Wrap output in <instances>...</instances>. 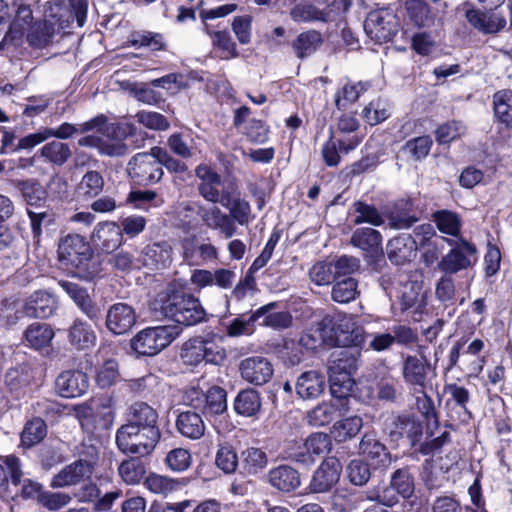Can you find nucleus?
Listing matches in <instances>:
<instances>
[{
	"label": "nucleus",
	"instance_id": "obj_35",
	"mask_svg": "<svg viewBox=\"0 0 512 512\" xmlns=\"http://www.w3.org/2000/svg\"><path fill=\"white\" fill-rule=\"evenodd\" d=\"M177 431L191 440L200 439L206 430L205 423L200 414L192 411L181 412L176 420Z\"/></svg>",
	"mask_w": 512,
	"mask_h": 512
},
{
	"label": "nucleus",
	"instance_id": "obj_11",
	"mask_svg": "<svg viewBox=\"0 0 512 512\" xmlns=\"http://www.w3.org/2000/svg\"><path fill=\"white\" fill-rule=\"evenodd\" d=\"M180 247L183 261L189 266H202L219 258L218 249L211 243L200 242L195 234L183 237Z\"/></svg>",
	"mask_w": 512,
	"mask_h": 512
},
{
	"label": "nucleus",
	"instance_id": "obj_1",
	"mask_svg": "<svg viewBox=\"0 0 512 512\" xmlns=\"http://www.w3.org/2000/svg\"><path fill=\"white\" fill-rule=\"evenodd\" d=\"M154 309L164 317L186 326L195 325L205 317V311L197 298L179 292L158 294Z\"/></svg>",
	"mask_w": 512,
	"mask_h": 512
},
{
	"label": "nucleus",
	"instance_id": "obj_8",
	"mask_svg": "<svg viewBox=\"0 0 512 512\" xmlns=\"http://www.w3.org/2000/svg\"><path fill=\"white\" fill-rule=\"evenodd\" d=\"M398 26L397 16L389 8L371 11L364 22L366 34L377 43L390 41L397 33Z\"/></svg>",
	"mask_w": 512,
	"mask_h": 512
},
{
	"label": "nucleus",
	"instance_id": "obj_50",
	"mask_svg": "<svg viewBox=\"0 0 512 512\" xmlns=\"http://www.w3.org/2000/svg\"><path fill=\"white\" fill-rule=\"evenodd\" d=\"M368 85L363 82L345 84L335 94V105L338 110H345L355 103L360 95L365 92Z\"/></svg>",
	"mask_w": 512,
	"mask_h": 512
},
{
	"label": "nucleus",
	"instance_id": "obj_4",
	"mask_svg": "<svg viewBox=\"0 0 512 512\" xmlns=\"http://www.w3.org/2000/svg\"><path fill=\"white\" fill-rule=\"evenodd\" d=\"M172 326H156L142 329L130 340L131 350L137 356H155L166 348L177 336Z\"/></svg>",
	"mask_w": 512,
	"mask_h": 512
},
{
	"label": "nucleus",
	"instance_id": "obj_62",
	"mask_svg": "<svg viewBox=\"0 0 512 512\" xmlns=\"http://www.w3.org/2000/svg\"><path fill=\"white\" fill-rule=\"evenodd\" d=\"M400 495L397 493L393 485L375 488L366 491L365 499L376 501L380 506L392 507L398 503Z\"/></svg>",
	"mask_w": 512,
	"mask_h": 512
},
{
	"label": "nucleus",
	"instance_id": "obj_12",
	"mask_svg": "<svg viewBox=\"0 0 512 512\" xmlns=\"http://www.w3.org/2000/svg\"><path fill=\"white\" fill-rule=\"evenodd\" d=\"M240 377L247 383L262 386L270 382L274 375L271 361L260 355L250 356L240 361L238 365Z\"/></svg>",
	"mask_w": 512,
	"mask_h": 512
},
{
	"label": "nucleus",
	"instance_id": "obj_51",
	"mask_svg": "<svg viewBox=\"0 0 512 512\" xmlns=\"http://www.w3.org/2000/svg\"><path fill=\"white\" fill-rule=\"evenodd\" d=\"M358 282L352 277L336 280L331 291V298L338 303H349L359 295Z\"/></svg>",
	"mask_w": 512,
	"mask_h": 512
},
{
	"label": "nucleus",
	"instance_id": "obj_39",
	"mask_svg": "<svg viewBox=\"0 0 512 512\" xmlns=\"http://www.w3.org/2000/svg\"><path fill=\"white\" fill-rule=\"evenodd\" d=\"M275 303H269L257 309L248 318L237 317L227 326V334L231 337L249 335L253 332V324L259 320Z\"/></svg>",
	"mask_w": 512,
	"mask_h": 512
},
{
	"label": "nucleus",
	"instance_id": "obj_36",
	"mask_svg": "<svg viewBox=\"0 0 512 512\" xmlns=\"http://www.w3.org/2000/svg\"><path fill=\"white\" fill-rule=\"evenodd\" d=\"M260 393L252 388L241 390L234 400V410L244 417H256L261 410Z\"/></svg>",
	"mask_w": 512,
	"mask_h": 512
},
{
	"label": "nucleus",
	"instance_id": "obj_37",
	"mask_svg": "<svg viewBox=\"0 0 512 512\" xmlns=\"http://www.w3.org/2000/svg\"><path fill=\"white\" fill-rule=\"evenodd\" d=\"M69 342L78 350L88 349L96 343L97 336L91 326L81 320L76 319L69 328Z\"/></svg>",
	"mask_w": 512,
	"mask_h": 512
},
{
	"label": "nucleus",
	"instance_id": "obj_24",
	"mask_svg": "<svg viewBox=\"0 0 512 512\" xmlns=\"http://www.w3.org/2000/svg\"><path fill=\"white\" fill-rule=\"evenodd\" d=\"M416 250L417 240L407 234L394 237L386 246L389 260L396 265L411 261L416 256Z\"/></svg>",
	"mask_w": 512,
	"mask_h": 512
},
{
	"label": "nucleus",
	"instance_id": "obj_13",
	"mask_svg": "<svg viewBox=\"0 0 512 512\" xmlns=\"http://www.w3.org/2000/svg\"><path fill=\"white\" fill-rule=\"evenodd\" d=\"M198 216L206 228L217 231L225 239H230L237 233V226L232 224L233 219L217 204L198 206Z\"/></svg>",
	"mask_w": 512,
	"mask_h": 512
},
{
	"label": "nucleus",
	"instance_id": "obj_41",
	"mask_svg": "<svg viewBox=\"0 0 512 512\" xmlns=\"http://www.w3.org/2000/svg\"><path fill=\"white\" fill-rule=\"evenodd\" d=\"M10 475L11 482L13 485H18L22 477V469L20 461L13 455L6 456L4 459V465L0 464V498L7 496L9 488Z\"/></svg>",
	"mask_w": 512,
	"mask_h": 512
},
{
	"label": "nucleus",
	"instance_id": "obj_55",
	"mask_svg": "<svg viewBox=\"0 0 512 512\" xmlns=\"http://www.w3.org/2000/svg\"><path fill=\"white\" fill-rule=\"evenodd\" d=\"M47 427L41 418H33L24 426L21 434V443L25 447H32L44 439Z\"/></svg>",
	"mask_w": 512,
	"mask_h": 512
},
{
	"label": "nucleus",
	"instance_id": "obj_53",
	"mask_svg": "<svg viewBox=\"0 0 512 512\" xmlns=\"http://www.w3.org/2000/svg\"><path fill=\"white\" fill-rule=\"evenodd\" d=\"M202 410L207 415H220L227 410L226 391L218 386L210 388L205 394Z\"/></svg>",
	"mask_w": 512,
	"mask_h": 512
},
{
	"label": "nucleus",
	"instance_id": "obj_61",
	"mask_svg": "<svg viewBox=\"0 0 512 512\" xmlns=\"http://www.w3.org/2000/svg\"><path fill=\"white\" fill-rule=\"evenodd\" d=\"M405 9L410 20L418 27L427 25L430 20L429 7L423 0H407Z\"/></svg>",
	"mask_w": 512,
	"mask_h": 512
},
{
	"label": "nucleus",
	"instance_id": "obj_18",
	"mask_svg": "<svg viewBox=\"0 0 512 512\" xmlns=\"http://www.w3.org/2000/svg\"><path fill=\"white\" fill-rule=\"evenodd\" d=\"M58 284L73 300L83 314H85L91 321H98L101 309L92 300L85 288L68 280H60Z\"/></svg>",
	"mask_w": 512,
	"mask_h": 512
},
{
	"label": "nucleus",
	"instance_id": "obj_28",
	"mask_svg": "<svg viewBox=\"0 0 512 512\" xmlns=\"http://www.w3.org/2000/svg\"><path fill=\"white\" fill-rule=\"evenodd\" d=\"M269 484L281 492H291L300 484V474L289 465H279L272 468L267 474Z\"/></svg>",
	"mask_w": 512,
	"mask_h": 512
},
{
	"label": "nucleus",
	"instance_id": "obj_57",
	"mask_svg": "<svg viewBox=\"0 0 512 512\" xmlns=\"http://www.w3.org/2000/svg\"><path fill=\"white\" fill-rule=\"evenodd\" d=\"M396 428L399 436L406 437L411 445H415L422 436V424L411 417L408 416H401L398 417L396 420Z\"/></svg>",
	"mask_w": 512,
	"mask_h": 512
},
{
	"label": "nucleus",
	"instance_id": "obj_30",
	"mask_svg": "<svg viewBox=\"0 0 512 512\" xmlns=\"http://www.w3.org/2000/svg\"><path fill=\"white\" fill-rule=\"evenodd\" d=\"M144 266L158 270L166 268L172 261V247L168 242L147 245L142 251Z\"/></svg>",
	"mask_w": 512,
	"mask_h": 512
},
{
	"label": "nucleus",
	"instance_id": "obj_52",
	"mask_svg": "<svg viewBox=\"0 0 512 512\" xmlns=\"http://www.w3.org/2000/svg\"><path fill=\"white\" fill-rule=\"evenodd\" d=\"M40 155L48 162L62 166L71 157V150L68 144L54 140L40 149Z\"/></svg>",
	"mask_w": 512,
	"mask_h": 512
},
{
	"label": "nucleus",
	"instance_id": "obj_9",
	"mask_svg": "<svg viewBox=\"0 0 512 512\" xmlns=\"http://www.w3.org/2000/svg\"><path fill=\"white\" fill-rule=\"evenodd\" d=\"M128 173L131 179L140 185L158 182L163 176V169L153 148L149 153H138L129 161Z\"/></svg>",
	"mask_w": 512,
	"mask_h": 512
},
{
	"label": "nucleus",
	"instance_id": "obj_45",
	"mask_svg": "<svg viewBox=\"0 0 512 512\" xmlns=\"http://www.w3.org/2000/svg\"><path fill=\"white\" fill-rule=\"evenodd\" d=\"M33 19L32 10L29 5L21 4L16 11L15 19L13 20L8 33L4 37V41H14L20 39L24 31L31 27Z\"/></svg>",
	"mask_w": 512,
	"mask_h": 512
},
{
	"label": "nucleus",
	"instance_id": "obj_16",
	"mask_svg": "<svg viewBox=\"0 0 512 512\" xmlns=\"http://www.w3.org/2000/svg\"><path fill=\"white\" fill-rule=\"evenodd\" d=\"M57 308L56 298L47 291H35L27 300L22 304L21 310L17 313L20 318L27 316L30 318H47L51 316Z\"/></svg>",
	"mask_w": 512,
	"mask_h": 512
},
{
	"label": "nucleus",
	"instance_id": "obj_32",
	"mask_svg": "<svg viewBox=\"0 0 512 512\" xmlns=\"http://www.w3.org/2000/svg\"><path fill=\"white\" fill-rule=\"evenodd\" d=\"M119 496L120 493L118 491H113L100 497V490L95 484H87L75 493V497L79 502H94L95 512L108 511Z\"/></svg>",
	"mask_w": 512,
	"mask_h": 512
},
{
	"label": "nucleus",
	"instance_id": "obj_56",
	"mask_svg": "<svg viewBox=\"0 0 512 512\" xmlns=\"http://www.w3.org/2000/svg\"><path fill=\"white\" fill-rule=\"evenodd\" d=\"M104 188V179L97 171H88L77 185V193L86 198L98 196Z\"/></svg>",
	"mask_w": 512,
	"mask_h": 512
},
{
	"label": "nucleus",
	"instance_id": "obj_63",
	"mask_svg": "<svg viewBox=\"0 0 512 512\" xmlns=\"http://www.w3.org/2000/svg\"><path fill=\"white\" fill-rule=\"evenodd\" d=\"M120 378L118 363L107 360L97 371L96 382L101 388H107L115 384Z\"/></svg>",
	"mask_w": 512,
	"mask_h": 512
},
{
	"label": "nucleus",
	"instance_id": "obj_59",
	"mask_svg": "<svg viewBox=\"0 0 512 512\" xmlns=\"http://www.w3.org/2000/svg\"><path fill=\"white\" fill-rule=\"evenodd\" d=\"M118 470L123 481L131 485L139 483L146 472L143 462L138 458L123 461Z\"/></svg>",
	"mask_w": 512,
	"mask_h": 512
},
{
	"label": "nucleus",
	"instance_id": "obj_34",
	"mask_svg": "<svg viewBox=\"0 0 512 512\" xmlns=\"http://www.w3.org/2000/svg\"><path fill=\"white\" fill-rule=\"evenodd\" d=\"M330 316L311 326L300 338V343L309 350H315L323 345L332 346Z\"/></svg>",
	"mask_w": 512,
	"mask_h": 512
},
{
	"label": "nucleus",
	"instance_id": "obj_17",
	"mask_svg": "<svg viewBox=\"0 0 512 512\" xmlns=\"http://www.w3.org/2000/svg\"><path fill=\"white\" fill-rule=\"evenodd\" d=\"M92 474V466L87 461H76L62 468L52 479L50 486L54 489L65 488L79 484Z\"/></svg>",
	"mask_w": 512,
	"mask_h": 512
},
{
	"label": "nucleus",
	"instance_id": "obj_7",
	"mask_svg": "<svg viewBox=\"0 0 512 512\" xmlns=\"http://www.w3.org/2000/svg\"><path fill=\"white\" fill-rule=\"evenodd\" d=\"M332 346H359L364 341V330L358 325L356 317L347 314H337L330 317Z\"/></svg>",
	"mask_w": 512,
	"mask_h": 512
},
{
	"label": "nucleus",
	"instance_id": "obj_14",
	"mask_svg": "<svg viewBox=\"0 0 512 512\" xmlns=\"http://www.w3.org/2000/svg\"><path fill=\"white\" fill-rule=\"evenodd\" d=\"M342 472V465L335 457H328L322 461L314 471L309 490L311 493L329 492L338 482Z\"/></svg>",
	"mask_w": 512,
	"mask_h": 512
},
{
	"label": "nucleus",
	"instance_id": "obj_58",
	"mask_svg": "<svg viewBox=\"0 0 512 512\" xmlns=\"http://www.w3.org/2000/svg\"><path fill=\"white\" fill-rule=\"evenodd\" d=\"M433 218L440 232L455 237L458 236L461 228V221L456 213L448 210H441L434 213Z\"/></svg>",
	"mask_w": 512,
	"mask_h": 512
},
{
	"label": "nucleus",
	"instance_id": "obj_40",
	"mask_svg": "<svg viewBox=\"0 0 512 512\" xmlns=\"http://www.w3.org/2000/svg\"><path fill=\"white\" fill-rule=\"evenodd\" d=\"M54 337L52 328L46 323L34 322L30 324L25 332L24 338L27 345L34 349L47 347Z\"/></svg>",
	"mask_w": 512,
	"mask_h": 512
},
{
	"label": "nucleus",
	"instance_id": "obj_10",
	"mask_svg": "<svg viewBox=\"0 0 512 512\" xmlns=\"http://www.w3.org/2000/svg\"><path fill=\"white\" fill-rule=\"evenodd\" d=\"M431 370L430 361L425 356L408 355L403 360L402 377L414 392H423L432 385Z\"/></svg>",
	"mask_w": 512,
	"mask_h": 512
},
{
	"label": "nucleus",
	"instance_id": "obj_15",
	"mask_svg": "<svg viewBox=\"0 0 512 512\" xmlns=\"http://www.w3.org/2000/svg\"><path fill=\"white\" fill-rule=\"evenodd\" d=\"M137 319L138 315L131 305L118 302L108 308L105 326L112 334L123 335L133 328Z\"/></svg>",
	"mask_w": 512,
	"mask_h": 512
},
{
	"label": "nucleus",
	"instance_id": "obj_2",
	"mask_svg": "<svg viewBox=\"0 0 512 512\" xmlns=\"http://www.w3.org/2000/svg\"><path fill=\"white\" fill-rule=\"evenodd\" d=\"M356 354L357 351L341 350L329 366L330 392L339 403H344L353 392L355 381L352 374L358 362Z\"/></svg>",
	"mask_w": 512,
	"mask_h": 512
},
{
	"label": "nucleus",
	"instance_id": "obj_26",
	"mask_svg": "<svg viewBox=\"0 0 512 512\" xmlns=\"http://www.w3.org/2000/svg\"><path fill=\"white\" fill-rule=\"evenodd\" d=\"M466 19L475 29L486 34L497 33L506 25L505 18L492 10L482 12L469 9L466 11Z\"/></svg>",
	"mask_w": 512,
	"mask_h": 512
},
{
	"label": "nucleus",
	"instance_id": "obj_54",
	"mask_svg": "<svg viewBox=\"0 0 512 512\" xmlns=\"http://www.w3.org/2000/svg\"><path fill=\"white\" fill-rule=\"evenodd\" d=\"M56 31L52 24L35 23L28 31L27 41L34 48H44L51 42Z\"/></svg>",
	"mask_w": 512,
	"mask_h": 512
},
{
	"label": "nucleus",
	"instance_id": "obj_48",
	"mask_svg": "<svg viewBox=\"0 0 512 512\" xmlns=\"http://www.w3.org/2000/svg\"><path fill=\"white\" fill-rule=\"evenodd\" d=\"M241 465L248 474H257L268 465L265 451L258 447H248L241 453Z\"/></svg>",
	"mask_w": 512,
	"mask_h": 512
},
{
	"label": "nucleus",
	"instance_id": "obj_46",
	"mask_svg": "<svg viewBox=\"0 0 512 512\" xmlns=\"http://www.w3.org/2000/svg\"><path fill=\"white\" fill-rule=\"evenodd\" d=\"M290 17L294 22H328L331 21V13L318 9L312 4H297L290 11Z\"/></svg>",
	"mask_w": 512,
	"mask_h": 512
},
{
	"label": "nucleus",
	"instance_id": "obj_3",
	"mask_svg": "<svg viewBox=\"0 0 512 512\" xmlns=\"http://www.w3.org/2000/svg\"><path fill=\"white\" fill-rule=\"evenodd\" d=\"M159 439V429L124 424L116 432L117 446L125 454L148 455L154 450Z\"/></svg>",
	"mask_w": 512,
	"mask_h": 512
},
{
	"label": "nucleus",
	"instance_id": "obj_22",
	"mask_svg": "<svg viewBox=\"0 0 512 512\" xmlns=\"http://www.w3.org/2000/svg\"><path fill=\"white\" fill-rule=\"evenodd\" d=\"M359 453L373 468H386L391 462V456L386 447L376 438L364 435L359 444Z\"/></svg>",
	"mask_w": 512,
	"mask_h": 512
},
{
	"label": "nucleus",
	"instance_id": "obj_21",
	"mask_svg": "<svg viewBox=\"0 0 512 512\" xmlns=\"http://www.w3.org/2000/svg\"><path fill=\"white\" fill-rule=\"evenodd\" d=\"M91 240L103 251L110 253L121 246L122 230L115 222H100L95 226L91 234Z\"/></svg>",
	"mask_w": 512,
	"mask_h": 512
},
{
	"label": "nucleus",
	"instance_id": "obj_25",
	"mask_svg": "<svg viewBox=\"0 0 512 512\" xmlns=\"http://www.w3.org/2000/svg\"><path fill=\"white\" fill-rule=\"evenodd\" d=\"M88 377L81 371H65L56 379V388L64 398L82 396L88 389Z\"/></svg>",
	"mask_w": 512,
	"mask_h": 512
},
{
	"label": "nucleus",
	"instance_id": "obj_33",
	"mask_svg": "<svg viewBox=\"0 0 512 512\" xmlns=\"http://www.w3.org/2000/svg\"><path fill=\"white\" fill-rule=\"evenodd\" d=\"M78 144L83 147L96 148L101 154L108 156H122L127 151L126 146L119 140L98 133H92L80 138Z\"/></svg>",
	"mask_w": 512,
	"mask_h": 512
},
{
	"label": "nucleus",
	"instance_id": "obj_47",
	"mask_svg": "<svg viewBox=\"0 0 512 512\" xmlns=\"http://www.w3.org/2000/svg\"><path fill=\"white\" fill-rule=\"evenodd\" d=\"M493 109L496 118L507 127L512 126V91L503 89L493 95Z\"/></svg>",
	"mask_w": 512,
	"mask_h": 512
},
{
	"label": "nucleus",
	"instance_id": "obj_6",
	"mask_svg": "<svg viewBox=\"0 0 512 512\" xmlns=\"http://www.w3.org/2000/svg\"><path fill=\"white\" fill-rule=\"evenodd\" d=\"M447 242L453 248L439 262L438 267L441 271L454 274L477 262V249L472 243L462 238L447 240Z\"/></svg>",
	"mask_w": 512,
	"mask_h": 512
},
{
	"label": "nucleus",
	"instance_id": "obj_49",
	"mask_svg": "<svg viewBox=\"0 0 512 512\" xmlns=\"http://www.w3.org/2000/svg\"><path fill=\"white\" fill-rule=\"evenodd\" d=\"M363 426L360 416L354 415L335 422L331 433L338 442H343L355 437Z\"/></svg>",
	"mask_w": 512,
	"mask_h": 512
},
{
	"label": "nucleus",
	"instance_id": "obj_38",
	"mask_svg": "<svg viewBox=\"0 0 512 512\" xmlns=\"http://www.w3.org/2000/svg\"><path fill=\"white\" fill-rule=\"evenodd\" d=\"M224 198L227 202L223 203V205L228 209L227 214L233 219L232 224L236 226L237 224L240 226H248L254 219L250 203L239 195L231 198L224 195Z\"/></svg>",
	"mask_w": 512,
	"mask_h": 512
},
{
	"label": "nucleus",
	"instance_id": "obj_31",
	"mask_svg": "<svg viewBox=\"0 0 512 512\" xmlns=\"http://www.w3.org/2000/svg\"><path fill=\"white\" fill-rule=\"evenodd\" d=\"M342 410L347 411L345 403H339L335 399L323 401L307 412L306 419L309 425L321 427L332 422Z\"/></svg>",
	"mask_w": 512,
	"mask_h": 512
},
{
	"label": "nucleus",
	"instance_id": "obj_43",
	"mask_svg": "<svg viewBox=\"0 0 512 512\" xmlns=\"http://www.w3.org/2000/svg\"><path fill=\"white\" fill-rule=\"evenodd\" d=\"M323 40L322 35L316 30L300 33L293 42V49L298 58L309 57L318 50Z\"/></svg>",
	"mask_w": 512,
	"mask_h": 512
},
{
	"label": "nucleus",
	"instance_id": "obj_42",
	"mask_svg": "<svg viewBox=\"0 0 512 512\" xmlns=\"http://www.w3.org/2000/svg\"><path fill=\"white\" fill-rule=\"evenodd\" d=\"M157 412L143 402L135 403L130 408V418L127 425L139 426L141 428L158 429Z\"/></svg>",
	"mask_w": 512,
	"mask_h": 512
},
{
	"label": "nucleus",
	"instance_id": "obj_23",
	"mask_svg": "<svg viewBox=\"0 0 512 512\" xmlns=\"http://www.w3.org/2000/svg\"><path fill=\"white\" fill-rule=\"evenodd\" d=\"M351 244L360 249L365 257L376 258L383 254L382 236L379 231L363 227L356 229L350 240Z\"/></svg>",
	"mask_w": 512,
	"mask_h": 512
},
{
	"label": "nucleus",
	"instance_id": "obj_64",
	"mask_svg": "<svg viewBox=\"0 0 512 512\" xmlns=\"http://www.w3.org/2000/svg\"><path fill=\"white\" fill-rule=\"evenodd\" d=\"M310 280L318 286H325L336 280L333 264L317 262L309 270Z\"/></svg>",
	"mask_w": 512,
	"mask_h": 512
},
{
	"label": "nucleus",
	"instance_id": "obj_5",
	"mask_svg": "<svg viewBox=\"0 0 512 512\" xmlns=\"http://www.w3.org/2000/svg\"><path fill=\"white\" fill-rule=\"evenodd\" d=\"M58 259L66 267L86 269L92 259V250L85 238L79 234L62 236L58 243Z\"/></svg>",
	"mask_w": 512,
	"mask_h": 512
},
{
	"label": "nucleus",
	"instance_id": "obj_20",
	"mask_svg": "<svg viewBox=\"0 0 512 512\" xmlns=\"http://www.w3.org/2000/svg\"><path fill=\"white\" fill-rule=\"evenodd\" d=\"M195 175L200 180L198 185L199 194L210 203L217 204L220 202V175L206 164L198 165L195 169Z\"/></svg>",
	"mask_w": 512,
	"mask_h": 512
},
{
	"label": "nucleus",
	"instance_id": "obj_29",
	"mask_svg": "<svg viewBox=\"0 0 512 512\" xmlns=\"http://www.w3.org/2000/svg\"><path fill=\"white\" fill-rule=\"evenodd\" d=\"M331 447L332 441L328 434L315 432L305 440V452L295 454L294 458L297 462L311 463L314 462L315 456L328 453L331 450Z\"/></svg>",
	"mask_w": 512,
	"mask_h": 512
},
{
	"label": "nucleus",
	"instance_id": "obj_19",
	"mask_svg": "<svg viewBox=\"0 0 512 512\" xmlns=\"http://www.w3.org/2000/svg\"><path fill=\"white\" fill-rule=\"evenodd\" d=\"M402 311L411 310L421 314L426 307V291L422 282L409 280L400 285L398 291Z\"/></svg>",
	"mask_w": 512,
	"mask_h": 512
},
{
	"label": "nucleus",
	"instance_id": "obj_44",
	"mask_svg": "<svg viewBox=\"0 0 512 512\" xmlns=\"http://www.w3.org/2000/svg\"><path fill=\"white\" fill-rule=\"evenodd\" d=\"M363 497L360 493L346 488L337 489L331 496V507L334 512H353Z\"/></svg>",
	"mask_w": 512,
	"mask_h": 512
},
{
	"label": "nucleus",
	"instance_id": "obj_60",
	"mask_svg": "<svg viewBox=\"0 0 512 512\" xmlns=\"http://www.w3.org/2000/svg\"><path fill=\"white\" fill-rule=\"evenodd\" d=\"M144 486L154 494L166 496L178 489V482L167 476L152 473L146 477Z\"/></svg>",
	"mask_w": 512,
	"mask_h": 512
},
{
	"label": "nucleus",
	"instance_id": "obj_27",
	"mask_svg": "<svg viewBox=\"0 0 512 512\" xmlns=\"http://www.w3.org/2000/svg\"><path fill=\"white\" fill-rule=\"evenodd\" d=\"M325 377L318 371L303 372L295 383L297 395L304 400L318 398L325 390Z\"/></svg>",
	"mask_w": 512,
	"mask_h": 512
}]
</instances>
